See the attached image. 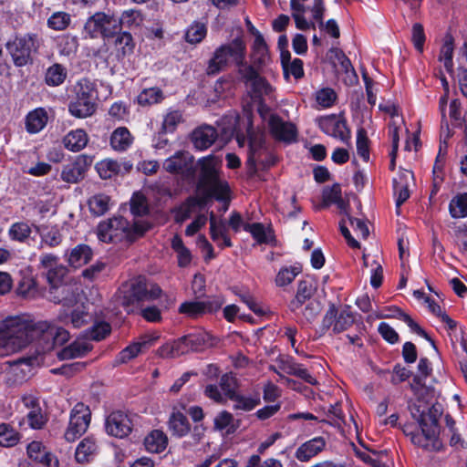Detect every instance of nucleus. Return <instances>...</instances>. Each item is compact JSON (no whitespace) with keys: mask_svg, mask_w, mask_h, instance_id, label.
Here are the masks:
<instances>
[{"mask_svg":"<svg viewBox=\"0 0 467 467\" xmlns=\"http://www.w3.org/2000/svg\"><path fill=\"white\" fill-rule=\"evenodd\" d=\"M69 339V333L47 321L34 322L20 317H10L0 323V356L17 352L34 340H43L51 348Z\"/></svg>","mask_w":467,"mask_h":467,"instance_id":"f257e3e1","label":"nucleus"},{"mask_svg":"<svg viewBox=\"0 0 467 467\" xmlns=\"http://www.w3.org/2000/svg\"><path fill=\"white\" fill-rule=\"evenodd\" d=\"M150 226V223L143 219H138L130 224L123 217H113L99 223L97 234L104 243L132 242L143 235Z\"/></svg>","mask_w":467,"mask_h":467,"instance_id":"f03ea898","label":"nucleus"},{"mask_svg":"<svg viewBox=\"0 0 467 467\" xmlns=\"http://www.w3.org/2000/svg\"><path fill=\"white\" fill-rule=\"evenodd\" d=\"M161 289L158 285L148 286L144 277L139 276L123 285L118 295L119 303L130 313L133 306L143 301H150L160 297Z\"/></svg>","mask_w":467,"mask_h":467,"instance_id":"7ed1b4c3","label":"nucleus"},{"mask_svg":"<svg viewBox=\"0 0 467 467\" xmlns=\"http://www.w3.org/2000/svg\"><path fill=\"white\" fill-rule=\"evenodd\" d=\"M246 47L244 40L236 37L230 43L218 47L208 61L206 74L214 76L224 70L232 60L235 65L242 64L245 58Z\"/></svg>","mask_w":467,"mask_h":467,"instance_id":"20e7f679","label":"nucleus"},{"mask_svg":"<svg viewBox=\"0 0 467 467\" xmlns=\"http://www.w3.org/2000/svg\"><path fill=\"white\" fill-rule=\"evenodd\" d=\"M219 161L213 156L202 158L199 161L201 167L200 185L202 186L209 196L218 201L229 200V186L226 182L219 179Z\"/></svg>","mask_w":467,"mask_h":467,"instance_id":"39448f33","label":"nucleus"},{"mask_svg":"<svg viewBox=\"0 0 467 467\" xmlns=\"http://www.w3.org/2000/svg\"><path fill=\"white\" fill-rule=\"evenodd\" d=\"M442 405L436 402L430 408V424L423 423L420 431H417L416 434L411 437V442L425 451H439L443 445L438 438L439 434V420L442 415Z\"/></svg>","mask_w":467,"mask_h":467,"instance_id":"423d86ee","label":"nucleus"},{"mask_svg":"<svg viewBox=\"0 0 467 467\" xmlns=\"http://www.w3.org/2000/svg\"><path fill=\"white\" fill-rule=\"evenodd\" d=\"M74 90L76 97L70 101L69 112L77 118H87L96 110L98 93L95 84L88 78L78 80Z\"/></svg>","mask_w":467,"mask_h":467,"instance_id":"0eeeda50","label":"nucleus"},{"mask_svg":"<svg viewBox=\"0 0 467 467\" xmlns=\"http://www.w3.org/2000/svg\"><path fill=\"white\" fill-rule=\"evenodd\" d=\"M119 32V17L111 13L96 12L90 16L83 27L86 37L96 39L113 38Z\"/></svg>","mask_w":467,"mask_h":467,"instance_id":"6e6552de","label":"nucleus"},{"mask_svg":"<svg viewBox=\"0 0 467 467\" xmlns=\"http://www.w3.org/2000/svg\"><path fill=\"white\" fill-rule=\"evenodd\" d=\"M40 47V39L36 34L16 36L7 42L6 50L16 67H24L33 62V55Z\"/></svg>","mask_w":467,"mask_h":467,"instance_id":"1a4fd4ad","label":"nucleus"},{"mask_svg":"<svg viewBox=\"0 0 467 467\" xmlns=\"http://www.w3.org/2000/svg\"><path fill=\"white\" fill-rule=\"evenodd\" d=\"M67 273V267L59 264L47 272V279L51 285L49 299L69 306L77 302V298L69 286L60 285Z\"/></svg>","mask_w":467,"mask_h":467,"instance_id":"9d476101","label":"nucleus"},{"mask_svg":"<svg viewBox=\"0 0 467 467\" xmlns=\"http://www.w3.org/2000/svg\"><path fill=\"white\" fill-rule=\"evenodd\" d=\"M91 411L88 406L78 402L70 412L68 427L65 432L67 441H74L83 435L90 423Z\"/></svg>","mask_w":467,"mask_h":467,"instance_id":"9b49d317","label":"nucleus"},{"mask_svg":"<svg viewBox=\"0 0 467 467\" xmlns=\"http://www.w3.org/2000/svg\"><path fill=\"white\" fill-rule=\"evenodd\" d=\"M163 169L170 172L180 174L185 179H192L195 175L193 156L185 150H179L163 162Z\"/></svg>","mask_w":467,"mask_h":467,"instance_id":"f8f14e48","label":"nucleus"},{"mask_svg":"<svg viewBox=\"0 0 467 467\" xmlns=\"http://www.w3.org/2000/svg\"><path fill=\"white\" fill-rule=\"evenodd\" d=\"M248 128V158L246 166L248 169V175L254 176L256 173V159L261 158V155L265 154L268 148L265 145V136L261 132H254L252 129L251 120L247 118Z\"/></svg>","mask_w":467,"mask_h":467,"instance_id":"ddd939ff","label":"nucleus"},{"mask_svg":"<svg viewBox=\"0 0 467 467\" xmlns=\"http://www.w3.org/2000/svg\"><path fill=\"white\" fill-rule=\"evenodd\" d=\"M318 127L326 134L348 141L350 138V131L347 127L346 120L340 116L327 115L316 119Z\"/></svg>","mask_w":467,"mask_h":467,"instance_id":"4468645a","label":"nucleus"},{"mask_svg":"<svg viewBox=\"0 0 467 467\" xmlns=\"http://www.w3.org/2000/svg\"><path fill=\"white\" fill-rule=\"evenodd\" d=\"M132 430L131 420L122 411L110 413L106 420V431L109 435L117 438L127 437Z\"/></svg>","mask_w":467,"mask_h":467,"instance_id":"2eb2a0df","label":"nucleus"},{"mask_svg":"<svg viewBox=\"0 0 467 467\" xmlns=\"http://www.w3.org/2000/svg\"><path fill=\"white\" fill-rule=\"evenodd\" d=\"M325 11L326 6L324 0H313V5L310 9L313 19L318 24L321 30H325L334 38H338L340 36L338 25L334 19H329L324 23Z\"/></svg>","mask_w":467,"mask_h":467,"instance_id":"dca6fc26","label":"nucleus"},{"mask_svg":"<svg viewBox=\"0 0 467 467\" xmlns=\"http://www.w3.org/2000/svg\"><path fill=\"white\" fill-rule=\"evenodd\" d=\"M268 127L273 136L277 140L291 142L296 139V127L292 123L284 121L276 115H270Z\"/></svg>","mask_w":467,"mask_h":467,"instance_id":"f3484780","label":"nucleus"},{"mask_svg":"<svg viewBox=\"0 0 467 467\" xmlns=\"http://www.w3.org/2000/svg\"><path fill=\"white\" fill-rule=\"evenodd\" d=\"M413 180L414 176L412 171L408 170L401 171L398 176L393 179V189L394 193L397 196L396 207L398 213L402 203H404L410 197L409 187Z\"/></svg>","mask_w":467,"mask_h":467,"instance_id":"a211bd4d","label":"nucleus"},{"mask_svg":"<svg viewBox=\"0 0 467 467\" xmlns=\"http://www.w3.org/2000/svg\"><path fill=\"white\" fill-rule=\"evenodd\" d=\"M326 440L323 437H315L301 444L295 452V457L302 462L310 461L326 448Z\"/></svg>","mask_w":467,"mask_h":467,"instance_id":"6ab92c4d","label":"nucleus"},{"mask_svg":"<svg viewBox=\"0 0 467 467\" xmlns=\"http://www.w3.org/2000/svg\"><path fill=\"white\" fill-rule=\"evenodd\" d=\"M88 166V163L87 158L79 156L75 161L63 167L61 179L66 182L77 183L84 178Z\"/></svg>","mask_w":467,"mask_h":467,"instance_id":"aec40b11","label":"nucleus"},{"mask_svg":"<svg viewBox=\"0 0 467 467\" xmlns=\"http://www.w3.org/2000/svg\"><path fill=\"white\" fill-rule=\"evenodd\" d=\"M218 137L217 130L209 125L195 129L192 133V141L198 150H206L213 144Z\"/></svg>","mask_w":467,"mask_h":467,"instance_id":"412c9836","label":"nucleus"},{"mask_svg":"<svg viewBox=\"0 0 467 467\" xmlns=\"http://www.w3.org/2000/svg\"><path fill=\"white\" fill-rule=\"evenodd\" d=\"M34 227L40 236L42 245L54 248L62 243L63 234L57 225L41 224Z\"/></svg>","mask_w":467,"mask_h":467,"instance_id":"4be33fe9","label":"nucleus"},{"mask_svg":"<svg viewBox=\"0 0 467 467\" xmlns=\"http://www.w3.org/2000/svg\"><path fill=\"white\" fill-rule=\"evenodd\" d=\"M191 352L186 337L162 345L158 349V355L162 358H175Z\"/></svg>","mask_w":467,"mask_h":467,"instance_id":"5701e85b","label":"nucleus"},{"mask_svg":"<svg viewBox=\"0 0 467 467\" xmlns=\"http://www.w3.org/2000/svg\"><path fill=\"white\" fill-rule=\"evenodd\" d=\"M68 264L75 268L87 265L93 256L92 249L85 244H80L66 254Z\"/></svg>","mask_w":467,"mask_h":467,"instance_id":"b1692460","label":"nucleus"},{"mask_svg":"<svg viewBox=\"0 0 467 467\" xmlns=\"http://www.w3.org/2000/svg\"><path fill=\"white\" fill-rule=\"evenodd\" d=\"M315 288L311 282L302 280L298 283L297 292L295 298L290 302L289 308L295 314L304 306L306 301L312 300Z\"/></svg>","mask_w":467,"mask_h":467,"instance_id":"393cba45","label":"nucleus"},{"mask_svg":"<svg viewBox=\"0 0 467 467\" xmlns=\"http://www.w3.org/2000/svg\"><path fill=\"white\" fill-rule=\"evenodd\" d=\"M168 428L171 435L178 438L186 436L191 431L187 417L179 410H174L170 415Z\"/></svg>","mask_w":467,"mask_h":467,"instance_id":"a878e982","label":"nucleus"},{"mask_svg":"<svg viewBox=\"0 0 467 467\" xmlns=\"http://www.w3.org/2000/svg\"><path fill=\"white\" fill-rule=\"evenodd\" d=\"M33 362L31 358H17L10 363V368L7 372L8 381L20 383L24 381L30 371V366Z\"/></svg>","mask_w":467,"mask_h":467,"instance_id":"bb28decb","label":"nucleus"},{"mask_svg":"<svg viewBox=\"0 0 467 467\" xmlns=\"http://www.w3.org/2000/svg\"><path fill=\"white\" fill-rule=\"evenodd\" d=\"M203 205L204 202L201 199L196 197L188 198L183 203L174 210V218L176 223H183Z\"/></svg>","mask_w":467,"mask_h":467,"instance_id":"cd10ccee","label":"nucleus"},{"mask_svg":"<svg viewBox=\"0 0 467 467\" xmlns=\"http://www.w3.org/2000/svg\"><path fill=\"white\" fill-rule=\"evenodd\" d=\"M133 143V137L126 127H119L110 136V146L116 151H125Z\"/></svg>","mask_w":467,"mask_h":467,"instance_id":"c85d7f7f","label":"nucleus"},{"mask_svg":"<svg viewBox=\"0 0 467 467\" xmlns=\"http://www.w3.org/2000/svg\"><path fill=\"white\" fill-rule=\"evenodd\" d=\"M88 135L85 130L78 129L68 132L63 139L64 146L71 151H79L88 143Z\"/></svg>","mask_w":467,"mask_h":467,"instance_id":"c756f323","label":"nucleus"},{"mask_svg":"<svg viewBox=\"0 0 467 467\" xmlns=\"http://www.w3.org/2000/svg\"><path fill=\"white\" fill-rule=\"evenodd\" d=\"M90 318L83 306H77L68 317L67 314H60L58 319L65 325L71 324L75 328H79L88 323Z\"/></svg>","mask_w":467,"mask_h":467,"instance_id":"7c9ffc66","label":"nucleus"},{"mask_svg":"<svg viewBox=\"0 0 467 467\" xmlns=\"http://www.w3.org/2000/svg\"><path fill=\"white\" fill-rule=\"evenodd\" d=\"M355 323V317L349 306H345L340 311L336 308V321L333 327V333L338 334L346 331Z\"/></svg>","mask_w":467,"mask_h":467,"instance_id":"2f4dec72","label":"nucleus"},{"mask_svg":"<svg viewBox=\"0 0 467 467\" xmlns=\"http://www.w3.org/2000/svg\"><path fill=\"white\" fill-rule=\"evenodd\" d=\"M47 116L43 109H37L26 116V126L30 133H37L47 125Z\"/></svg>","mask_w":467,"mask_h":467,"instance_id":"473e14b6","label":"nucleus"},{"mask_svg":"<svg viewBox=\"0 0 467 467\" xmlns=\"http://www.w3.org/2000/svg\"><path fill=\"white\" fill-rule=\"evenodd\" d=\"M144 445L150 452H161L166 448L167 437L161 431L154 430L146 436Z\"/></svg>","mask_w":467,"mask_h":467,"instance_id":"72a5a7b5","label":"nucleus"},{"mask_svg":"<svg viewBox=\"0 0 467 467\" xmlns=\"http://www.w3.org/2000/svg\"><path fill=\"white\" fill-rule=\"evenodd\" d=\"M98 450V446L94 439L88 437L80 441L78 445L75 458L78 462H87L90 460Z\"/></svg>","mask_w":467,"mask_h":467,"instance_id":"f704fd0d","label":"nucleus"},{"mask_svg":"<svg viewBox=\"0 0 467 467\" xmlns=\"http://www.w3.org/2000/svg\"><path fill=\"white\" fill-rule=\"evenodd\" d=\"M155 341L154 337H147L140 342L133 343L125 348L119 355L120 362L125 363L137 357L144 348L150 347Z\"/></svg>","mask_w":467,"mask_h":467,"instance_id":"c9c22d12","label":"nucleus"},{"mask_svg":"<svg viewBox=\"0 0 467 467\" xmlns=\"http://www.w3.org/2000/svg\"><path fill=\"white\" fill-rule=\"evenodd\" d=\"M92 348L91 344L85 341H75L62 349L60 357L64 359L76 358L85 356Z\"/></svg>","mask_w":467,"mask_h":467,"instance_id":"e433bc0d","label":"nucleus"},{"mask_svg":"<svg viewBox=\"0 0 467 467\" xmlns=\"http://www.w3.org/2000/svg\"><path fill=\"white\" fill-rule=\"evenodd\" d=\"M109 196L104 193L95 194L89 198L88 204L90 213L96 216H101L109 209Z\"/></svg>","mask_w":467,"mask_h":467,"instance_id":"4c0bfd02","label":"nucleus"},{"mask_svg":"<svg viewBox=\"0 0 467 467\" xmlns=\"http://www.w3.org/2000/svg\"><path fill=\"white\" fill-rule=\"evenodd\" d=\"M253 58L256 65H263L268 58L267 45L260 32L255 33V38L253 45Z\"/></svg>","mask_w":467,"mask_h":467,"instance_id":"58836bf2","label":"nucleus"},{"mask_svg":"<svg viewBox=\"0 0 467 467\" xmlns=\"http://www.w3.org/2000/svg\"><path fill=\"white\" fill-rule=\"evenodd\" d=\"M66 78V68L60 64H54L47 68L45 75V81L48 86L57 87L61 85Z\"/></svg>","mask_w":467,"mask_h":467,"instance_id":"ea45409f","label":"nucleus"},{"mask_svg":"<svg viewBox=\"0 0 467 467\" xmlns=\"http://www.w3.org/2000/svg\"><path fill=\"white\" fill-rule=\"evenodd\" d=\"M244 230L250 233L259 244H269L273 240L271 231H266L260 223H246Z\"/></svg>","mask_w":467,"mask_h":467,"instance_id":"a19ab883","label":"nucleus"},{"mask_svg":"<svg viewBox=\"0 0 467 467\" xmlns=\"http://www.w3.org/2000/svg\"><path fill=\"white\" fill-rule=\"evenodd\" d=\"M217 227L218 226L215 223V215L212 212L210 214V234L212 240L222 249L224 247H232L233 243L231 242L228 234H223Z\"/></svg>","mask_w":467,"mask_h":467,"instance_id":"79ce46f5","label":"nucleus"},{"mask_svg":"<svg viewBox=\"0 0 467 467\" xmlns=\"http://www.w3.org/2000/svg\"><path fill=\"white\" fill-rule=\"evenodd\" d=\"M163 93L159 88H144L137 97V101L140 106H151L163 99Z\"/></svg>","mask_w":467,"mask_h":467,"instance_id":"37998d69","label":"nucleus"},{"mask_svg":"<svg viewBox=\"0 0 467 467\" xmlns=\"http://www.w3.org/2000/svg\"><path fill=\"white\" fill-rule=\"evenodd\" d=\"M213 424L215 430H225L227 434L234 433L236 430L233 415L226 410H223L216 415Z\"/></svg>","mask_w":467,"mask_h":467,"instance_id":"c03bdc74","label":"nucleus"},{"mask_svg":"<svg viewBox=\"0 0 467 467\" xmlns=\"http://www.w3.org/2000/svg\"><path fill=\"white\" fill-rule=\"evenodd\" d=\"M114 37H116L114 42L115 47L122 57L132 53L134 43L130 33L120 31Z\"/></svg>","mask_w":467,"mask_h":467,"instance_id":"a18cd8bd","label":"nucleus"},{"mask_svg":"<svg viewBox=\"0 0 467 467\" xmlns=\"http://www.w3.org/2000/svg\"><path fill=\"white\" fill-rule=\"evenodd\" d=\"M207 27L202 22H194L189 26L185 33V40L190 44L201 43L206 36Z\"/></svg>","mask_w":467,"mask_h":467,"instance_id":"49530a36","label":"nucleus"},{"mask_svg":"<svg viewBox=\"0 0 467 467\" xmlns=\"http://www.w3.org/2000/svg\"><path fill=\"white\" fill-rule=\"evenodd\" d=\"M20 440L19 433L7 423L0 424V445L12 447L17 444Z\"/></svg>","mask_w":467,"mask_h":467,"instance_id":"de8ad7c7","label":"nucleus"},{"mask_svg":"<svg viewBox=\"0 0 467 467\" xmlns=\"http://www.w3.org/2000/svg\"><path fill=\"white\" fill-rule=\"evenodd\" d=\"M305 306L301 307L298 311L296 316L302 315V317L304 320L307 323H311L316 319V317L319 315V313L322 310L321 303L317 299H312L309 301H306L305 304Z\"/></svg>","mask_w":467,"mask_h":467,"instance_id":"09e8293b","label":"nucleus"},{"mask_svg":"<svg viewBox=\"0 0 467 467\" xmlns=\"http://www.w3.org/2000/svg\"><path fill=\"white\" fill-rule=\"evenodd\" d=\"M450 213L453 218H463L467 216V193H462L454 198L449 205Z\"/></svg>","mask_w":467,"mask_h":467,"instance_id":"8fccbe9b","label":"nucleus"},{"mask_svg":"<svg viewBox=\"0 0 467 467\" xmlns=\"http://www.w3.org/2000/svg\"><path fill=\"white\" fill-rule=\"evenodd\" d=\"M71 23V16L66 12H55L47 19V26L56 31H63Z\"/></svg>","mask_w":467,"mask_h":467,"instance_id":"3c124183","label":"nucleus"},{"mask_svg":"<svg viewBox=\"0 0 467 467\" xmlns=\"http://www.w3.org/2000/svg\"><path fill=\"white\" fill-rule=\"evenodd\" d=\"M31 233V227L25 222L15 223L8 230L10 239L17 242H25Z\"/></svg>","mask_w":467,"mask_h":467,"instance_id":"603ef678","label":"nucleus"},{"mask_svg":"<svg viewBox=\"0 0 467 467\" xmlns=\"http://www.w3.org/2000/svg\"><path fill=\"white\" fill-rule=\"evenodd\" d=\"M284 370L285 373L298 377L311 385H316L317 383V379L308 373L306 368L297 363L288 362L285 364Z\"/></svg>","mask_w":467,"mask_h":467,"instance_id":"864d4df0","label":"nucleus"},{"mask_svg":"<svg viewBox=\"0 0 467 467\" xmlns=\"http://www.w3.org/2000/svg\"><path fill=\"white\" fill-rule=\"evenodd\" d=\"M453 41L452 38L447 37L441 48L439 59L443 62L444 67L449 73L453 71Z\"/></svg>","mask_w":467,"mask_h":467,"instance_id":"5fc2aeb1","label":"nucleus"},{"mask_svg":"<svg viewBox=\"0 0 467 467\" xmlns=\"http://www.w3.org/2000/svg\"><path fill=\"white\" fill-rule=\"evenodd\" d=\"M96 168L102 179L111 178L120 171V164L113 160H104L99 162Z\"/></svg>","mask_w":467,"mask_h":467,"instance_id":"6e6d98bb","label":"nucleus"},{"mask_svg":"<svg viewBox=\"0 0 467 467\" xmlns=\"http://www.w3.org/2000/svg\"><path fill=\"white\" fill-rule=\"evenodd\" d=\"M111 327L109 323L97 322L87 331V337L92 340L99 341L109 335Z\"/></svg>","mask_w":467,"mask_h":467,"instance_id":"4d7b16f0","label":"nucleus"},{"mask_svg":"<svg viewBox=\"0 0 467 467\" xmlns=\"http://www.w3.org/2000/svg\"><path fill=\"white\" fill-rule=\"evenodd\" d=\"M130 211L135 216H143L148 213L149 207L145 196L136 192L130 200Z\"/></svg>","mask_w":467,"mask_h":467,"instance_id":"13d9d810","label":"nucleus"},{"mask_svg":"<svg viewBox=\"0 0 467 467\" xmlns=\"http://www.w3.org/2000/svg\"><path fill=\"white\" fill-rule=\"evenodd\" d=\"M299 273L300 269L296 266L284 267L280 269L275 277L276 285L285 286L289 285Z\"/></svg>","mask_w":467,"mask_h":467,"instance_id":"bf43d9fd","label":"nucleus"},{"mask_svg":"<svg viewBox=\"0 0 467 467\" xmlns=\"http://www.w3.org/2000/svg\"><path fill=\"white\" fill-rule=\"evenodd\" d=\"M182 120V113L180 110H171L164 116L161 129L165 132H173Z\"/></svg>","mask_w":467,"mask_h":467,"instance_id":"052dcab7","label":"nucleus"},{"mask_svg":"<svg viewBox=\"0 0 467 467\" xmlns=\"http://www.w3.org/2000/svg\"><path fill=\"white\" fill-rule=\"evenodd\" d=\"M236 66L238 67L237 72L240 78L248 86L260 76L253 66L245 62V58L243 60L242 64H236Z\"/></svg>","mask_w":467,"mask_h":467,"instance_id":"680f3d73","label":"nucleus"},{"mask_svg":"<svg viewBox=\"0 0 467 467\" xmlns=\"http://www.w3.org/2000/svg\"><path fill=\"white\" fill-rule=\"evenodd\" d=\"M179 312L192 318L204 314L201 301H186L180 306Z\"/></svg>","mask_w":467,"mask_h":467,"instance_id":"e2e57ef3","label":"nucleus"},{"mask_svg":"<svg viewBox=\"0 0 467 467\" xmlns=\"http://www.w3.org/2000/svg\"><path fill=\"white\" fill-rule=\"evenodd\" d=\"M25 420L29 427L35 430L42 429L47 423V417L43 413L42 408L28 411L23 420Z\"/></svg>","mask_w":467,"mask_h":467,"instance_id":"0e129e2a","label":"nucleus"},{"mask_svg":"<svg viewBox=\"0 0 467 467\" xmlns=\"http://www.w3.org/2000/svg\"><path fill=\"white\" fill-rule=\"evenodd\" d=\"M341 197V188L338 183L332 185L331 187H325L322 192L323 202L320 208H325L338 201Z\"/></svg>","mask_w":467,"mask_h":467,"instance_id":"69168bd1","label":"nucleus"},{"mask_svg":"<svg viewBox=\"0 0 467 467\" xmlns=\"http://www.w3.org/2000/svg\"><path fill=\"white\" fill-rule=\"evenodd\" d=\"M249 87L251 88V91L254 99H260L265 95H269L272 91L271 85L261 76H259Z\"/></svg>","mask_w":467,"mask_h":467,"instance_id":"338daca9","label":"nucleus"},{"mask_svg":"<svg viewBox=\"0 0 467 467\" xmlns=\"http://www.w3.org/2000/svg\"><path fill=\"white\" fill-rule=\"evenodd\" d=\"M237 382L232 373H225L220 379V389L224 395L231 399V396L236 394Z\"/></svg>","mask_w":467,"mask_h":467,"instance_id":"774afa93","label":"nucleus"}]
</instances>
